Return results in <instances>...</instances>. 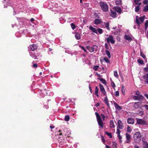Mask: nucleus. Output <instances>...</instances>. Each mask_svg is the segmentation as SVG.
Segmentation results:
<instances>
[{
	"label": "nucleus",
	"instance_id": "1",
	"mask_svg": "<svg viewBox=\"0 0 148 148\" xmlns=\"http://www.w3.org/2000/svg\"><path fill=\"white\" fill-rule=\"evenodd\" d=\"M99 4L101 10L103 11L106 12L108 10V6L106 2L100 1L99 3Z\"/></svg>",
	"mask_w": 148,
	"mask_h": 148
},
{
	"label": "nucleus",
	"instance_id": "2",
	"mask_svg": "<svg viewBox=\"0 0 148 148\" xmlns=\"http://www.w3.org/2000/svg\"><path fill=\"white\" fill-rule=\"evenodd\" d=\"M134 141L136 143H139L141 140V136L140 132H136L133 136Z\"/></svg>",
	"mask_w": 148,
	"mask_h": 148
},
{
	"label": "nucleus",
	"instance_id": "3",
	"mask_svg": "<svg viewBox=\"0 0 148 148\" xmlns=\"http://www.w3.org/2000/svg\"><path fill=\"white\" fill-rule=\"evenodd\" d=\"M95 114L96 116L97 121L99 125L103 128V122L101 120V116L97 112H95Z\"/></svg>",
	"mask_w": 148,
	"mask_h": 148
},
{
	"label": "nucleus",
	"instance_id": "4",
	"mask_svg": "<svg viewBox=\"0 0 148 148\" xmlns=\"http://www.w3.org/2000/svg\"><path fill=\"white\" fill-rule=\"evenodd\" d=\"M29 54L31 56L35 59H37V57L42 56L41 55V53H38L37 51L30 52Z\"/></svg>",
	"mask_w": 148,
	"mask_h": 148
},
{
	"label": "nucleus",
	"instance_id": "5",
	"mask_svg": "<svg viewBox=\"0 0 148 148\" xmlns=\"http://www.w3.org/2000/svg\"><path fill=\"white\" fill-rule=\"evenodd\" d=\"M144 98L143 96L142 95L139 96H134L133 99L135 100H138L140 101H142Z\"/></svg>",
	"mask_w": 148,
	"mask_h": 148
},
{
	"label": "nucleus",
	"instance_id": "6",
	"mask_svg": "<svg viewBox=\"0 0 148 148\" xmlns=\"http://www.w3.org/2000/svg\"><path fill=\"white\" fill-rule=\"evenodd\" d=\"M106 40L108 43L110 42L112 44H114L115 40L114 39L113 36L112 35H109L108 37L106 38Z\"/></svg>",
	"mask_w": 148,
	"mask_h": 148
},
{
	"label": "nucleus",
	"instance_id": "7",
	"mask_svg": "<svg viewBox=\"0 0 148 148\" xmlns=\"http://www.w3.org/2000/svg\"><path fill=\"white\" fill-rule=\"evenodd\" d=\"M137 123L138 125H145L146 124V122L145 121L143 120L142 119L137 118Z\"/></svg>",
	"mask_w": 148,
	"mask_h": 148
},
{
	"label": "nucleus",
	"instance_id": "8",
	"mask_svg": "<svg viewBox=\"0 0 148 148\" xmlns=\"http://www.w3.org/2000/svg\"><path fill=\"white\" fill-rule=\"evenodd\" d=\"M100 89L101 93L103 94V96H106V93L103 85L101 84H99Z\"/></svg>",
	"mask_w": 148,
	"mask_h": 148
},
{
	"label": "nucleus",
	"instance_id": "9",
	"mask_svg": "<svg viewBox=\"0 0 148 148\" xmlns=\"http://www.w3.org/2000/svg\"><path fill=\"white\" fill-rule=\"evenodd\" d=\"M37 46L36 45L33 44L30 46V48H29V49L30 51H34L37 49Z\"/></svg>",
	"mask_w": 148,
	"mask_h": 148
},
{
	"label": "nucleus",
	"instance_id": "10",
	"mask_svg": "<svg viewBox=\"0 0 148 148\" xmlns=\"http://www.w3.org/2000/svg\"><path fill=\"white\" fill-rule=\"evenodd\" d=\"M123 127V123L120 120H119L118 121V126L117 127V128L120 129H122Z\"/></svg>",
	"mask_w": 148,
	"mask_h": 148
},
{
	"label": "nucleus",
	"instance_id": "11",
	"mask_svg": "<svg viewBox=\"0 0 148 148\" xmlns=\"http://www.w3.org/2000/svg\"><path fill=\"white\" fill-rule=\"evenodd\" d=\"M143 79L144 80L145 83L148 84V73L145 74L143 76Z\"/></svg>",
	"mask_w": 148,
	"mask_h": 148
},
{
	"label": "nucleus",
	"instance_id": "12",
	"mask_svg": "<svg viewBox=\"0 0 148 148\" xmlns=\"http://www.w3.org/2000/svg\"><path fill=\"white\" fill-rule=\"evenodd\" d=\"M127 123L129 124H133L134 123V119L133 118H129L127 119Z\"/></svg>",
	"mask_w": 148,
	"mask_h": 148
},
{
	"label": "nucleus",
	"instance_id": "13",
	"mask_svg": "<svg viewBox=\"0 0 148 148\" xmlns=\"http://www.w3.org/2000/svg\"><path fill=\"white\" fill-rule=\"evenodd\" d=\"M114 107L116 110H118V111H120L122 109V108L120 106L118 105L115 102H114Z\"/></svg>",
	"mask_w": 148,
	"mask_h": 148
},
{
	"label": "nucleus",
	"instance_id": "14",
	"mask_svg": "<svg viewBox=\"0 0 148 148\" xmlns=\"http://www.w3.org/2000/svg\"><path fill=\"white\" fill-rule=\"evenodd\" d=\"M126 143H129L130 142V140L131 139V136L130 135L127 133H126Z\"/></svg>",
	"mask_w": 148,
	"mask_h": 148
},
{
	"label": "nucleus",
	"instance_id": "15",
	"mask_svg": "<svg viewBox=\"0 0 148 148\" xmlns=\"http://www.w3.org/2000/svg\"><path fill=\"white\" fill-rule=\"evenodd\" d=\"M102 22V20L101 19H96L94 21V23L96 25H98L100 24Z\"/></svg>",
	"mask_w": 148,
	"mask_h": 148
},
{
	"label": "nucleus",
	"instance_id": "16",
	"mask_svg": "<svg viewBox=\"0 0 148 148\" xmlns=\"http://www.w3.org/2000/svg\"><path fill=\"white\" fill-rule=\"evenodd\" d=\"M114 9L116 11L119 13V14L121 13L122 10L120 7H114Z\"/></svg>",
	"mask_w": 148,
	"mask_h": 148
},
{
	"label": "nucleus",
	"instance_id": "17",
	"mask_svg": "<svg viewBox=\"0 0 148 148\" xmlns=\"http://www.w3.org/2000/svg\"><path fill=\"white\" fill-rule=\"evenodd\" d=\"M141 104V102H135L133 105V107L135 108H138Z\"/></svg>",
	"mask_w": 148,
	"mask_h": 148
},
{
	"label": "nucleus",
	"instance_id": "18",
	"mask_svg": "<svg viewBox=\"0 0 148 148\" xmlns=\"http://www.w3.org/2000/svg\"><path fill=\"white\" fill-rule=\"evenodd\" d=\"M89 28L93 32L97 34V31L95 28L93 27L92 26H90Z\"/></svg>",
	"mask_w": 148,
	"mask_h": 148
},
{
	"label": "nucleus",
	"instance_id": "19",
	"mask_svg": "<svg viewBox=\"0 0 148 148\" xmlns=\"http://www.w3.org/2000/svg\"><path fill=\"white\" fill-rule=\"evenodd\" d=\"M104 27L106 28V29L109 31L110 30V28L109 27V22H105L104 23Z\"/></svg>",
	"mask_w": 148,
	"mask_h": 148
},
{
	"label": "nucleus",
	"instance_id": "20",
	"mask_svg": "<svg viewBox=\"0 0 148 148\" xmlns=\"http://www.w3.org/2000/svg\"><path fill=\"white\" fill-rule=\"evenodd\" d=\"M87 49H88V51L90 52H92L95 51V48L94 47H90L89 46H87Z\"/></svg>",
	"mask_w": 148,
	"mask_h": 148
},
{
	"label": "nucleus",
	"instance_id": "21",
	"mask_svg": "<svg viewBox=\"0 0 148 148\" xmlns=\"http://www.w3.org/2000/svg\"><path fill=\"white\" fill-rule=\"evenodd\" d=\"M106 97L104 98V101L105 103L109 107V103L107 97V96H105Z\"/></svg>",
	"mask_w": 148,
	"mask_h": 148
},
{
	"label": "nucleus",
	"instance_id": "22",
	"mask_svg": "<svg viewBox=\"0 0 148 148\" xmlns=\"http://www.w3.org/2000/svg\"><path fill=\"white\" fill-rule=\"evenodd\" d=\"M111 16L113 17H115L116 15V12L111 10Z\"/></svg>",
	"mask_w": 148,
	"mask_h": 148
},
{
	"label": "nucleus",
	"instance_id": "23",
	"mask_svg": "<svg viewBox=\"0 0 148 148\" xmlns=\"http://www.w3.org/2000/svg\"><path fill=\"white\" fill-rule=\"evenodd\" d=\"M75 37L77 40L80 38V35L79 33L76 32L75 33Z\"/></svg>",
	"mask_w": 148,
	"mask_h": 148
},
{
	"label": "nucleus",
	"instance_id": "24",
	"mask_svg": "<svg viewBox=\"0 0 148 148\" xmlns=\"http://www.w3.org/2000/svg\"><path fill=\"white\" fill-rule=\"evenodd\" d=\"M99 91V89L97 86H96L95 88V95L97 97H99V95L98 94Z\"/></svg>",
	"mask_w": 148,
	"mask_h": 148
},
{
	"label": "nucleus",
	"instance_id": "25",
	"mask_svg": "<svg viewBox=\"0 0 148 148\" xmlns=\"http://www.w3.org/2000/svg\"><path fill=\"white\" fill-rule=\"evenodd\" d=\"M98 79L103 84L105 85L106 84V81L105 79L102 78H98Z\"/></svg>",
	"mask_w": 148,
	"mask_h": 148
},
{
	"label": "nucleus",
	"instance_id": "26",
	"mask_svg": "<svg viewBox=\"0 0 148 148\" xmlns=\"http://www.w3.org/2000/svg\"><path fill=\"white\" fill-rule=\"evenodd\" d=\"M106 54L108 56V58H110L111 57L110 53L108 50H106L105 51Z\"/></svg>",
	"mask_w": 148,
	"mask_h": 148
},
{
	"label": "nucleus",
	"instance_id": "27",
	"mask_svg": "<svg viewBox=\"0 0 148 148\" xmlns=\"http://www.w3.org/2000/svg\"><path fill=\"white\" fill-rule=\"evenodd\" d=\"M140 56L144 59L145 60V62H147V59L145 55L142 52H140Z\"/></svg>",
	"mask_w": 148,
	"mask_h": 148
},
{
	"label": "nucleus",
	"instance_id": "28",
	"mask_svg": "<svg viewBox=\"0 0 148 148\" xmlns=\"http://www.w3.org/2000/svg\"><path fill=\"white\" fill-rule=\"evenodd\" d=\"M124 37L125 39L128 40H132V38L130 36L126 35H125Z\"/></svg>",
	"mask_w": 148,
	"mask_h": 148
},
{
	"label": "nucleus",
	"instance_id": "29",
	"mask_svg": "<svg viewBox=\"0 0 148 148\" xmlns=\"http://www.w3.org/2000/svg\"><path fill=\"white\" fill-rule=\"evenodd\" d=\"M110 127L114 128L115 127V125H114V123L113 120H110Z\"/></svg>",
	"mask_w": 148,
	"mask_h": 148
},
{
	"label": "nucleus",
	"instance_id": "30",
	"mask_svg": "<svg viewBox=\"0 0 148 148\" xmlns=\"http://www.w3.org/2000/svg\"><path fill=\"white\" fill-rule=\"evenodd\" d=\"M136 23L138 25V28L140 27V22L139 21V20L138 18V16H136Z\"/></svg>",
	"mask_w": 148,
	"mask_h": 148
},
{
	"label": "nucleus",
	"instance_id": "31",
	"mask_svg": "<svg viewBox=\"0 0 148 148\" xmlns=\"http://www.w3.org/2000/svg\"><path fill=\"white\" fill-rule=\"evenodd\" d=\"M105 134H107L109 136L110 138H111L112 137V134L110 132H109L107 131H106L105 132Z\"/></svg>",
	"mask_w": 148,
	"mask_h": 148
},
{
	"label": "nucleus",
	"instance_id": "32",
	"mask_svg": "<svg viewBox=\"0 0 148 148\" xmlns=\"http://www.w3.org/2000/svg\"><path fill=\"white\" fill-rule=\"evenodd\" d=\"M137 113L139 115L142 116L143 114V111L138 110Z\"/></svg>",
	"mask_w": 148,
	"mask_h": 148
},
{
	"label": "nucleus",
	"instance_id": "33",
	"mask_svg": "<svg viewBox=\"0 0 148 148\" xmlns=\"http://www.w3.org/2000/svg\"><path fill=\"white\" fill-rule=\"evenodd\" d=\"M143 11L145 12L148 11V5H146L144 7L143 9Z\"/></svg>",
	"mask_w": 148,
	"mask_h": 148
},
{
	"label": "nucleus",
	"instance_id": "34",
	"mask_svg": "<svg viewBox=\"0 0 148 148\" xmlns=\"http://www.w3.org/2000/svg\"><path fill=\"white\" fill-rule=\"evenodd\" d=\"M115 3L117 5H120L121 3V0H116Z\"/></svg>",
	"mask_w": 148,
	"mask_h": 148
},
{
	"label": "nucleus",
	"instance_id": "35",
	"mask_svg": "<svg viewBox=\"0 0 148 148\" xmlns=\"http://www.w3.org/2000/svg\"><path fill=\"white\" fill-rule=\"evenodd\" d=\"M138 62L141 65H143L144 64V62L143 60H141L140 59H138L137 60Z\"/></svg>",
	"mask_w": 148,
	"mask_h": 148
},
{
	"label": "nucleus",
	"instance_id": "36",
	"mask_svg": "<svg viewBox=\"0 0 148 148\" xmlns=\"http://www.w3.org/2000/svg\"><path fill=\"white\" fill-rule=\"evenodd\" d=\"M127 132L131 133L132 132V129L130 127L128 126L127 127Z\"/></svg>",
	"mask_w": 148,
	"mask_h": 148
},
{
	"label": "nucleus",
	"instance_id": "37",
	"mask_svg": "<svg viewBox=\"0 0 148 148\" xmlns=\"http://www.w3.org/2000/svg\"><path fill=\"white\" fill-rule=\"evenodd\" d=\"M70 117L69 115H66L65 116L64 120L66 121H68L69 120Z\"/></svg>",
	"mask_w": 148,
	"mask_h": 148
},
{
	"label": "nucleus",
	"instance_id": "38",
	"mask_svg": "<svg viewBox=\"0 0 148 148\" xmlns=\"http://www.w3.org/2000/svg\"><path fill=\"white\" fill-rule=\"evenodd\" d=\"M97 31H98L97 32L100 34H101L103 33V30L101 28H98Z\"/></svg>",
	"mask_w": 148,
	"mask_h": 148
},
{
	"label": "nucleus",
	"instance_id": "39",
	"mask_svg": "<svg viewBox=\"0 0 148 148\" xmlns=\"http://www.w3.org/2000/svg\"><path fill=\"white\" fill-rule=\"evenodd\" d=\"M114 75L115 77L116 78H118V76L116 71H114Z\"/></svg>",
	"mask_w": 148,
	"mask_h": 148
},
{
	"label": "nucleus",
	"instance_id": "40",
	"mask_svg": "<svg viewBox=\"0 0 148 148\" xmlns=\"http://www.w3.org/2000/svg\"><path fill=\"white\" fill-rule=\"evenodd\" d=\"M71 26L73 29H75L76 28V26L75 24L73 23H71Z\"/></svg>",
	"mask_w": 148,
	"mask_h": 148
},
{
	"label": "nucleus",
	"instance_id": "41",
	"mask_svg": "<svg viewBox=\"0 0 148 148\" xmlns=\"http://www.w3.org/2000/svg\"><path fill=\"white\" fill-rule=\"evenodd\" d=\"M140 10V8L139 7V6H136L135 9V11L136 12H138Z\"/></svg>",
	"mask_w": 148,
	"mask_h": 148
},
{
	"label": "nucleus",
	"instance_id": "42",
	"mask_svg": "<svg viewBox=\"0 0 148 148\" xmlns=\"http://www.w3.org/2000/svg\"><path fill=\"white\" fill-rule=\"evenodd\" d=\"M104 60L107 63H110V61L107 58H104Z\"/></svg>",
	"mask_w": 148,
	"mask_h": 148
},
{
	"label": "nucleus",
	"instance_id": "43",
	"mask_svg": "<svg viewBox=\"0 0 148 148\" xmlns=\"http://www.w3.org/2000/svg\"><path fill=\"white\" fill-rule=\"evenodd\" d=\"M99 67V66H94V67H93V69L95 70V71H97L98 67Z\"/></svg>",
	"mask_w": 148,
	"mask_h": 148
},
{
	"label": "nucleus",
	"instance_id": "44",
	"mask_svg": "<svg viewBox=\"0 0 148 148\" xmlns=\"http://www.w3.org/2000/svg\"><path fill=\"white\" fill-rule=\"evenodd\" d=\"M79 47H80L81 49H82L85 52H86V50L84 47L82 46L81 45H79Z\"/></svg>",
	"mask_w": 148,
	"mask_h": 148
},
{
	"label": "nucleus",
	"instance_id": "45",
	"mask_svg": "<svg viewBox=\"0 0 148 148\" xmlns=\"http://www.w3.org/2000/svg\"><path fill=\"white\" fill-rule=\"evenodd\" d=\"M115 95L116 97H117L119 96V93L118 91H116L115 92Z\"/></svg>",
	"mask_w": 148,
	"mask_h": 148
},
{
	"label": "nucleus",
	"instance_id": "46",
	"mask_svg": "<svg viewBox=\"0 0 148 148\" xmlns=\"http://www.w3.org/2000/svg\"><path fill=\"white\" fill-rule=\"evenodd\" d=\"M139 20L141 21L142 23H143L144 21V17L143 16L140 17L139 18Z\"/></svg>",
	"mask_w": 148,
	"mask_h": 148
},
{
	"label": "nucleus",
	"instance_id": "47",
	"mask_svg": "<svg viewBox=\"0 0 148 148\" xmlns=\"http://www.w3.org/2000/svg\"><path fill=\"white\" fill-rule=\"evenodd\" d=\"M111 85L114 88H115V85L114 82H112L111 83Z\"/></svg>",
	"mask_w": 148,
	"mask_h": 148
},
{
	"label": "nucleus",
	"instance_id": "48",
	"mask_svg": "<svg viewBox=\"0 0 148 148\" xmlns=\"http://www.w3.org/2000/svg\"><path fill=\"white\" fill-rule=\"evenodd\" d=\"M122 91L123 95H124L125 92V88L123 86L122 87Z\"/></svg>",
	"mask_w": 148,
	"mask_h": 148
},
{
	"label": "nucleus",
	"instance_id": "49",
	"mask_svg": "<svg viewBox=\"0 0 148 148\" xmlns=\"http://www.w3.org/2000/svg\"><path fill=\"white\" fill-rule=\"evenodd\" d=\"M140 0H134V2L136 5H138Z\"/></svg>",
	"mask_w": 148,
	"mask_h": 148
},
{
	"label": "nucleus",
	"instance_id": "50",
	"mask_svg": "<svg viewBox=\"0 0 148 148\" xmlns=\"http://www.w3.org/2000/svg\"><path fill=\"white\" fill-rule=\"evenodd\" d=\"M120 132H121V131L120 130H119V129L117 128L116 133L117 134V135H120Z\"/></svg>",
	"mask_w": 148,
	"mask_h": 148
},
{
	"label": "nucleus",
	"instance_id": "51",
	"mask_svg": "<svg viewBox=\"0 0 148 148\" xmlns=\"http://www.w3.org/2000/svg\"><path fill=\"white\" fill-rule=\"evenodd\" d=\"M94 16L96 18H99V16L98 15V14L96 13H94Z\"/></svg>",
	"mask_w": 148,
	"mask_h": 148
},
{
	"label": "nucleus",
	"instance_id": "52",
	"mask_svg": "<svg viewBox=\"0 0 148 148\" xmlns=\"http://www.w3.org/2000/svg\"><path fill=\"white\" fill-rule=\"evenodd\" d=\"M112 34L115 35L118 34L117 32H116V30H114L112 31Z\"/></svg>",
	"mask_w": 148,
	"mask_h": 148
},
{
	"label": "nucleus",
	"instance_id": "53",
	"mask_svg": "<svg viewBox=\"0 0 148 148\" xmlns=\"http://www.w3.org/2000/svg\"><path fill=\"white\" fill-rule=\"evenodd\" d=\"M144 148H148V143L147 142H146L145 144Z\"/></svg>",
	"mask_w": 148,
	"mask_h": 148
},
{
	"label": "nucleus",
	"instance_id": "54",
	"mask_svg": "<svg viewBox=\"0 0 148 148\" xmlns=\"http://www.w3.org/2000/svg\"><path fill=\"white\" fill-rule=\"evenodd\" d=\"M112 143H113V145H115V147L116 148H115L114 147V148H117V143L114 141L112 142Z\"/></svg>",
	"mask_w": 148,
	"mask_h": 148
},
{
	"label": "nucleus",
	"instance_id": "55",
	"mask_svg": "<svg viewBox=\"0 0 148 148\" xmlns=\"http://www.w3.org/2000/svg\"><path fill=\"white\" fill-rule=\"evenodd\" d=\"M144 71L145 72H147L148 71V66L144 68Z\"/></svg>",
	"mask_w": 148,
	"mask_h": 148
},
{
	"label": "nucleus",
	"instance_id": "56",
	"mask_svg": "<svg viewBox=\"0 0 148 148\" xmlns=\"http://www.w3.org/2000/svg\"><path fill=\"white\" fill-rule=\"evenodd\" d=\"M148 1L147 0H144L143 1V3L144 4H147Z\"/></svg>",
	"mask_w": 148,
	"mask_h": 148
},
{
	"label": "nucleus",
	"instance_id": "57",
	"mask_svg": "<svg viewBox=\"0 0 148 148\" xmlns=\"http://www.w3.org/2000/svg\"><path fill=\"white\" fill-rule=\"evenodd\" d=\"M145 26L148 27V20H146L145 23Z\"/></svg>",
	"mask_w": 148,
	"mask_h": 148
},
{
	"label": "nucleus",
	"instance_id": "58",
	"mask_svg": "<svg viewBox=\"0 0 148 148\" xmlns=\"http://www.w3.org/2000/svg\"><path fill=\"white\" fill-rule=\"evenodd\" d=\"M13 11H14V12L13 13V15H15L16 14V9H15V8H13Z\"/></svg>",
	"mask_w": 148,
	"mask_h": 148
},
{
	"label": "nucleus",
	"instance_id": "59",
	"mask_svg": "<svg viewBox=\"0 0 148 148\" xmlns=\"http://www.w3.org/2000/svg\"><path fill=\"white\" fill-rule=\"evenodd\" d=\"M135 94L137 96H139L141 95L140 94V92L138 91H136Z\"/></svg>",
	"mask_w": 148,
	"mask_h": 148
},
{
	"label": "nucleus",
	"instance_id": "60",
	"mask_svg": "<svg viewBox=\"0 0 148 148\" xmlns=\"http://www.w3.org/2000/svg\"><path fill=\"white\" fill-rule=\"evenodd\" d=\"M143 107H145L146 110H148V105H144Z\"/></svg>",
	"mask_w": 148,
	"mask_h": 148
},
{
	"label": "nucleus",
	"instance_id": "61",
	"mask_svg": "<svg viewBox=\"0 0 148 148\" xmlns=\"http://www.w3.org/2000/svg\"><path fill=\"white\" fill-rule=\"evenodd\" d=\"M105 47L106 49H109L108 47V44L107 43H105Z\"/></svg>",
	"mask_w": 148,
	"mask_h": 148
},
{
	"label": "nucleus",
	"instance_id": "62",
	"mask_svg": "<svg viewBox=\"0 0 148 148\" xmlns=\"http://www.w3.org/2000/svg\"><path fill=\"white\" fill-rule=\"evenodd\" d=\"M101 116L102 117V119H103V120H104L105 119V116L104 114H101Z\"/></svg>",
	"mask_w": 148,
	"mask_h": 148
},
{
	"label": "nucleus",
	"instance_id": "63",
	"mask_svg": "<svg viewBox=\"0 0 148 148\" xmlns=\"http://www.w3.org/2000/svg\"><path fill=\"white\" fill-rule=\"evenodd\" d=\"M117 137H118L119 140H121L122 138V136L120 135H117Z\"/></svg>",
	"mask_w": 148,
	"mask_h": 148
},
{
	"label": "nucleus",
	"instance_id": "64",
	"mask_svg": "<svg viewBox=\"0 0 148 148\" xmlns=\"http://www.w3.org/2000/svg\"><path fill=\"white\" fill-rule=\"evenodd\" d=\"M144 96L147 99H148V94H145Z\"/></svg>",
	"mask_w": 148,
	"mask_h": 148
}]
</instances>
